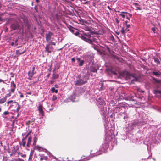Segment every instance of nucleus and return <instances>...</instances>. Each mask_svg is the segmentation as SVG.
<instances>
[{
    "label": "nucleus",
    "mask_w": 161,
    "mask_h": 161,
    "mask_svg": "<svg viewBox=\"0 0 161 161\" xmlns=\"http://www.w3.org/2000/svg\"><path fill=\"white\" fill-rule=\"evenodd\" d=\"M97 104L100 108L101 114L103 115L105 118L104 125L105 128V131L107 133H108V130L109 123L108 118H106L105 115L106 112L107 111L105 103L101 98L99 97L97 101Z\"/></svg>",
    "instance_id": "1"
},
{
    "label": "nucleus",
    "mask_w": 161,
    "mask_h": 161,
    "mask_svg": "<svg viewBox=\"0 0 161 161\" xmlns=\"http://www.w3.org/2000/svg\"><path fill=\"white\" fill-rule=\"evenodd\" d=\"M81 39L84 41L91 44H93L95 43L96 44L98 43V38L97 37H92L90 34L88 33H85L83 35L79 36Z\"/></svg>",
    "instance_id": "2"
},
{
    "label": "nucleus",
    "mask_w": 161,
    "mask_h": 161,
    "mask_svg": "<svg viewBox=\"0 0 161 161\" xmlns=\"http://www.w3.org/2000/svg\"><path fill=\"white\" fill-rule=\"evenodd\" d=\"M79 76H78L79 79L75 81V86H80L83 85L87 82L88 79V76L87 75H85L82 77L80 76V77Z\"/></svg>",
    "instance_id": "3"
},
{
    "label": "nucleus",
    "mask_w": 161,
    "mask_h": 161,
    "mask_svg": "<svg viewBox=\"0 0 161 161\" xmlns=\"http://www.w3.org/2000/svg\"><path fill=\"white\" fill-rule=\"evenodd\" d=\"M123 74L126 75V77L129 76L130 78L131 79V83H133L134 81H137V78L136 77H134L133 76H132L131 75H130L129 73L125 71L123 73Z\"/></svg>",
    "instance_id": "4"
},
{
    "label": "nucleus",
    "mask_w": 161,
    "mask_h": 161,
    "mask_svg": "<svg viewBox=\"0 0 161 161\" xmlns=\"http://www.w3.org/2000/svg\"><path fill=\"white\" fill-rule=\"evenodd\" d=\"M109 143L108 142H105L104 144H103L102 145V148L101 150H99V151L101 150L103 152L106 153L107 149L109 147Z\"/></svg>",
    "instance_id": "5"
},
{
    "label": "nucleus",
    "mask_w": 161,
    "mask_h": 161,
    "mask_svg": "<svg viewBox=\"0 0 161 161\" xmlns=\"http://www.w3.org/2000/svg\"><path fill=\"white\" fill-rule=\"evenodd\" d=\"M10 87L11 88L10 90V91L12 93H14L16 87V85L14 81H12L11 82Z\"/></svg>",
    "instance_id": "6"
},
{
    "label": "nucleus",
    "mask_w": 161,
    "mask_h": 161,
    "mask_svg": "<svg viewBox=\"0 0 161 161\" xmlns=\"http://www.w3.org/2000/svg\"><path fill=\"white\" fill-rule=\"evenodd\" d=\"M38 108L40 114V116H41L42 117H43L44 115V112L42 109V104H40Z\"/></svg>",
    "instance_id": "7"
},
{
    "label": "nucleus",
    "mask_w": 161,
    "mask_h": 161,
    "mask_svg": "<svg viewBox=\"0 0 161 161\" xmlns=\"http://www.w3.org/2000/svg\"><path fill=\"white\" fill-rule=\"evenodd\" d=\"M52 34V33L50 32L46 34V40L47 42H49L51 40V36Z\"/></svg>",
    "instance_id": "8"
},
{
    "label": "nucleus",
    "mask_w": 161,
    "mask_h": 161,
    "mask_svg": "<svg viewBox=\"0 0 161 161\" xmlns=\"http://www.w3.org/2000/svg\"><path fill=\"white\" fill-rule=\"evenodd\" d=\"M11 27L13 30H17L19 28V25L17 23H14L11 25Z\"/></svg>",
    "instance_id": "9"
},
{
    "label": "nucleus",
    "mask_w": 161,
    "mask_h": 161,
    "mask_svg": "<svg viewBox=\"0 0 161 161\" xmlns=\"http://www.w3.org/2000/svg\"><path fill=\"white\" fill-rule=\"evenodd\" d=\"M35 69V67H33L31 71L30 70L28 73V75L29 77H32L34 74V71Z\"/></svg>",
    "instance_id": "10"
},
{
    "label": "nucleus",
    "mask_w": 161,
    "mask_h": 161,
    "mask_svg": "<svg viewBox=\"0 0 161 161\" xmlns=\"http://www.w3.org/2000/svg\"><path fill=\"white\" fill-rule=\"evenodd\" d=\"M146 124V122L145 121L143 122H135V123H133V125H143L144 124Z\"/></svg>",
    "instance_id": "11"
},
{
    "label": "nucleus",
    "mask_w": 161,
    "mask_h": 161,
    "mask_svg": "<svg viewBox=\"0 0 161 161\" xmlns=\"http://www.w3.org/2000/svg\"><path fill=\"white\" fill-rule=\"evenodd\" d=\"M152 73L156 76L159 77L161 76V72L159 71H153Z\"/></svg>",
    "instance_id": "12"
},
{
    "label": "nucleus",
    "mask_w": 161,
    "mask_h": 161,
    "mask_svg": "<svg viewBox=\"0 0 161 161\" xmlns=\"http://www.w3.org/2000/svg\"><path fill=\"white\" fill-rule=\"evenodd\" d=\"M29 133H28L26 135V136L25 138H24L22 139V143L20 144V145H22L23 147H25V144H26V142L24 141L25 139L27 137V136L29 135Z\"/></svg>",
    "instance_id": "13"
},
{
    "label": "nucleus",
    "mask_w": 161,
    "mask_h": 161,
    "mask_svg": "<svg viewBox=\"0 0 161 161\" xmlns=\"http://www.w3.org/2000/svg\"><path fill=\"white\" fill-rule=\"evenodd\" d=\"M127 13V12H122L121 13L119 14V15L121 16L123 18H124L125 17H126Z\"/></svg>",
    "instance_id": "14"
},
{
    "label": "nucleus",
    "mask_w": 161,
    "mask_h": 161,
    "mask_svg": "<svg viewBox=\"0 0 161 161\" xmlns=\"http://www.w3.org/2000/svg\"><path fill=\"white\" fill-rule=\"evenodd\" d=\"M32 141V137L31 136L28 138V140L27 144V146L29 147Z\"/></svg>",
    "instance_id": "15"
},
{
    "label": "nucleus",
    "mask_w": 161,
    "mask_h": 161,
    "mask_svg": "<svg viewBox=\"0 0 161 161\" xmlns=\"http://www.w3.org/2000/svg\"><path fill=\"white\" fill-rule=\"evenodd\" d=\"M25 50L23 51V52H21L20 50H17L16 51V54L18 55H19L23 54L25 52Z\"/></svg>",
    "instance_id": "16"
},
{
    "label": "nucleus",
    "mask_w": 161,
    "mask_h": 161,
    "mask_svg": "<svg viewBox=\"0 0 161 161\" xmlns=\"http://www.w3.org/2000/svg\"><path fill=\"white\" fill-rule=\"evenodd\" d=\"M58 77V74L53 73L52 75V78L53 79H57Z\"/></svg>",
    "instance_id": "17"
},
{
    "label": "nucleus",
    "mask_w": 161,
    "mask_h": 161,
    "mask_svg": "<svg viewBox=\"0 0 161 161\" xmlns=\"http://www.w3.org/2000/svg\"><path fill=\"white\" fill-rule=\"evenodd\" d=\"M91 71L92 72H95L96 73L97 71V69L94 67H92L91 69Z\"/></svg>",
    "instance_id": "18"
},
{
    "label": "nucleus",
    "mask_w": 161,
    "mask_h": 161,
    "mask_svg": "<svg viewBox=\"0 0 161 161\" xmlns=\"http://www.w3.org/2000/svg\"><path fill=\"white\" fill-rule=\"evenodd\" d=\"M153 59L155 62L157 64H160V62L157 58L154 57H153Z\"/></svg>",
    "instance_id": "19"
},
{
    "label": "nucleus",
    "mask_w": 161,
    "mask_h": 161,
    "mask_svg": "<svg viewBox=\"0 0 161 161\" xmlns=\"http://www.w3.org/2000/svg\"><path fill=\"white\" fill-rule=\"evenodd\" d=\"M34 151L32 150H31L30 152V154L29 158V161L31 160Z\"/></svg>",
    "instance_id": "20"
},
{
    "label": "nucleus",
    "mask_w": 161,
    "mask_h": 161,
    "mask_svg": "<svg viewBox=\"0 0 161 161\" xmlns=\"http://www.w3.org/2000/svg\"><path fill=\"white\" fill-rule=\"evenodd\" d=\"M51 91L52 92H55L57 93L58 92V90L57 89H55V88L54 87H53L51 89Z\"/></svg>",
    "instance_id": "21"
},
{
    "label": "nucleus",
    "mask_w": 161,
    "mask_h": 161,
    "mask_svg": "<svg viewBox=\"0 0 161 161\" xmlns=\"http://www.w3.org/2000/svg\"><path fill=\"white\" fill-rule=\"evenodd\" d=\"M134 4L135 6H136L137 10H141V8L139 6V5L138 3H135Z\"/></svg>",
    "instance_id": "22"
},
{
    "label": "nucleus",
    "mask_w": 161,
    "mask_h": 161,
    "mask_svg": "<svg viewBox=\"0 0 161 161\" xmlns=\"http://www.w3.org/2000/svg\"><path fill=\"white\" fill-rule=\"evenodd\" d=\"M37 141V138L36 137H35L33 138V145L35 146L36 144V142Z\"/></svg>",
    "instance_id": "23"
},
{
    "label": "nucleus",
    "mask_w": 161,
    "mask_h": 161,
    "mask_svg": "<svg viewBox=\"0 0 161 161\" xmlns=\"http://www.w3.org/2000/svg\"><path fill=\"white\" fill-rule=\"evenodd\" d=\"M154 93L156 94H157L158 93L160 94H161V91H159V90H157V89L154 90Z\"/></svg>",
    "instance_id": "24"
},
{
    "label": "nucleus",
    "mask_w": 161,
    "mask_h": 161,
    "mask_svg": "<svg viewBox=\"0 0 161 161\" xmlns=\"http://www.w3.org/2000/svg\"><path fill=\"white\" fill-rule=\"evenodd\" d=\"M49 46L48 45H47L45 47L46 51L48 53H50L51 52V51L49 50Z\"/></svg>",
    "instance_id": "25"
},
{
    "label": "nucleus",
    "mask_w": 161,
    "mask_h": 161,
    "mask_svg": "<svg viewBox=\"0 0 161 161\" xmlns=\"http://www.w3.org/2000/svg\"><path fill=\"white\" fill-rule=\"evenodd\" d=\"M17 104L18 105V107L16 109V111L18 113L19 111L21 108V106L19 105L18 103H17Z\"/></svg>",
    "instance_id": "26"
},
{
    "label": "nucleus",
    "mask_w": 161,
    "mask_h": 161,
    "mask_svg": "<svg viewBox=\"0 0 161 161\" xmlns=\"http://www.w3.org/2000/svg\"><path fill=\"white\" fill-rule=\"evenodd\" d=\"M17 103L15 101H13V100H10L8 101L7 102L8 105L9 103Z\"/></svg>",
    "instance_id": "27"
},
{
    "label": "nucleus",
    "mask_w": 161,
    "mask_h": 161,
    "mask_svg": "<svg viewBox=\"0 0 161 161\" xmlns=\"http://www.w3.org/2000/svg\"><path fill=\"white\" fill-rule=\"evenodd\" d=\"M120 108L119 107H116L115 108L114 110L116 111V112H118L120 111Z\"/></svg>",
    "instance_id": "28"
},
{
    "label": "nucleus",
    "mask_w": 161,
    "mask_h": 161,
    "mask_svg": "<svg viewBox=\"0 0 161 161\" xmlns=\"http://www.w3.org/2000/svg\"><path fill=\"white\" fill-rule=\"evenodd\" d=\"M41 148H42V147H40L39 146H36H36H35L34 148L36 149L37 150L39 151V150H41Z\"/></svg>",
    "instance_id": "29"
},
{
    "label": "nucleus",
    "mask_w": 161,
    "mask_h": 161,
    "mask_svg": "<svg viewBox=\"0 0 161 161\" xmlns=\"http://www.w3.org/2000/svg\"><path fill=\"white\" fill-rule=\"evenodd\" d=\"M153 79L157 83H160L161 82V80H158L155 78H153Z\"/></svg>",
    "instance_id": "30"
},
{
    "label": "nucleus",
    "mask_w": 161,
    "mask_h": 161,
    "mask_svg": "<svg viewBox=\"0 0 161 161\" xmlns=\"http://www.w3.org/2000/svg\"><path fill=\"white\" fill-rule=\"evenodd\" d=\"M57 99V96L55 95H53V96L52 100L53 101H54L55 100H56Z\"/></svg>",
    "instance_id": "31"
},
{
    "label": "nucleus",
    "mask_w": 161,
    "mask_h": 161,
    "mask_svg": "<svg viewBox=\"0 0 161 161\" xmlns=\"http://www.w3.org/2000/svg\"><path fill=\"white\" fill-rule=\"evenodd\" d=\"M5 102V99H3V98L0 99V104L3 103Z\"/></svg>",
    "instance_id": "32"
},
{
    "label": "nucleus",
    "mask_w": 161,
    "mask_h": 161,
    "mask_svg": "<svg viewBox=\"0 0 161 161\" xmlns=\"http://www.w3.org/2000/svg\"><path fill=\"white\" fill-rule=\"evenodd\" d=\"M84 60H82L81 61L79 62L80 64H79V65L80 66H82L84 64Z\"/></svg>",
    "instance_id": "33"
},
{
    "label": "nucleus",
    "mask_w": 161,
    "mask_h": 161,
    "mask_svg": "<svg viewBox=\"0 0 161 161\" xmlns=\"http://www.w3.org/2000/svg\"><path fill=\"white\" fill-rule=\"evenodd\" d=\"M15 161H24L23 159L18 158L15 159H14Z\"/></svg>",
    "instance_id": "34"
},
{
    "label": "nucleus",
    "mask_w": 161,
    "mask_h": 161,
    "mask_svg": "<svg viewBox=\"0 0 161 161\" xmlns=\"http://www.w3.org/2000/svg\"><path fill=\"white\" fill-rule=\"evenodd\" d=\"M125 30L124 29V28L123 27H122V29H121V33L122 34H124L125 33Z\"/></svg>",
    "instance_id": "35"
},
{
    "label": "nucleus",
    "mask_w": 161,
    "mask_h": 161,
    "mask_svg": "<svg viewBox=\"0 0 161 161\" xmlns=\"http://www.w3.org/2000/svg\"><path fill=\"white\" fill-rule=\"evenodd\" d=\"M40 160L41 161H42L43 159H44V158L43 157V156L42 154L40 155Z\"/></svg>",
    "instance_id": "36"
},
{
    "label": "nucleus",
    "mask_w": 161,
    "mask_h": 161,
    "mask_svg": "<svg viewBox=\"0 0 161 161\" xmlns=\"http://www.w3.org/2000/svg\"><path fill=\"white\" fill-rule=\"evenodd\" d=\"M12 93L10 91V90L9 91V93L7 94H6L7 96L9 97L11 96V94Z\"/></svg>",
    "instance_id": "37"
},
{
    "label": "nucleus",
    "mask_w": 161,
    "mask_h": 161,
    "mask_svg": "<svg viewBox=\"0 0 161 161\" xmlns=\"http://www.w3.org/2000/svg\"><path fill=\"white\" fill-rule=\"evenodd\" d=\"M20 154L21 155V156L23 158H25L26 157V155L25 154H23L21 153H20Z\"/></svg>",
    "instance_id": "38"
},
{
    "label": "nucleus",
    "mask_w": 161,
    "mask_h": 161,
    "mask_svg": "<svg viewBox=\"0 0 161 161\" xmlns=\"http://www.w3.org/2000/svg\"><path fill=\"white\" fill-rule=\"evenodd\" d=\"M9 112L8 111H5L3 113V114L5 115H7L8 114Z\"/></svg>",
    "instance_id": "39"
},
{
    "label": "nucleus",
    "mask_w": 161,
    "mask_h": 161,
    "mask_svg": "<svg viewBox=\"0 0 161 161\" xmlns=\"http://www.w3.org/2000/svg\"><path fill=\"white\" fill-rule=\"evenodd\" d=\"M100 154H101L100 153H99V152H97V153H96V154L95 155H93L92 157H93L95 156H98Z\"/></svg>",
    "instance_id": "40"
},
{
    "label": "nucleus",
    "mask_w": 161,
    "mask_h": 161,
    "mask_svg": "<svg viewBox=\"0 0 161 161\" xmlns=\"http://www.w3.org/2000/svg\"><path fill=\"white\" fill-rule=\"evenodd\" d=\"M152 30L153 32H155V31H156V28L155 27H153L152 28Z\"/></svg>",
    "instance_id": "41"
},
{
    "label": "nucleus",
    "mask_w": 161,
    "mask_h": 161,
    "mask_svg": "<svg viewBox=\"0 0 161 161\" xmlns=\"http://www.w3.org/2000/svg\"><path fill=\"white\" fill-rule=\"evenodd\" d=\"M126 25V28H129L130 27V25L128 24Z\"/></svg>",
    "instance_id": "42"
},
{
    "label": "nucleus",
    "mask_w": 161,
    "mask_h": 161,
    "mask_svg": "<svg viewBox=\"0 0 161 161\" xmlns=\"http://www.w3.org/2000/svg\"><path fill=\"white\" fill-rule=\"evenodd\" d=\"M7 97H8L7 95H6L5 97H4L3 99H5V101H6V100H7Z\"/></svg>",
    "instance_id": "43"
},
{
    "label": "nucleus",
    "mask_w": 161,
    "mask_h": 161,
    "mask_svg": "<svg viewBox=\"0 0 161 161\" xmlns=\"http://www.w3.org/2000/svg\"><path fill=\"white\" fill-rule=\"evenodd\" d=\"M43 157L44 158V159H45V160H47V156H43Z\"/></svg>",
    "instance_id": "44"
},
{
    "label": "nucleus",
    "mask_w": 161,
    "mask_h": 161,
    "mask_svg": "<svg viewBox=\"0 0 161 161\" xmlns=\"http://www.w3.org/2000/svg\"><path fill=\"white\" fill-rule=\"evenodd\" d=\"M48 153H49V154H50V155L51 156H52V157L53 158H55V157H54L53 156V155L51 154V153L50 152H49Z\"/></svg>",
    "instance_id": "45"
},
{
    "label": "nucleus",
    "mask_w": 161,
    "mask_h": 161,
    "mask_svg": "<svg viewBox=\"0 0 161 161\" xmlns=\"http://www.w3.org/2000/svg\"><path fill=\"white\" fill-rule=\"evenodd\" d=\"M77 59L78 62H80V61H81V60H80V58H77Z\"/></svg>",
    "instance_id": "46"
},
{
    "label": "nucleus",
    "mask_w": 161,
    "mask_h": 161,
    "mask_svg": "<svg viewBox=\"0 0 161 161\" xmlns=\"http://www.w3.org/2000/svg\"><path fill=\"white\" fill-rule=\"evenodd\" d=\"M127 14H128L129 15V17H131L132 16V15L130 14L127 13Z\"/></svg>",
    "instance_id": "47"
},
{
    "label": "nucleus",
    "mask_w": 161,
    "mask_h": 161,
    "mask_svg": "<svg viewBox=\"0 0 161 161\" xmlns=\"http://www.w3.org/2000/svg\"><path fill=\"white\" fill-rule=\"evenodd\" d=\"M88 1H86L84 2H83L82 3L84 4H86L88 3Z\"/></svg>",
    "instance_id": "48"
},
{
    "label": "nucleus",
    "mask_w": 161,
    "mask_h": 161,
    "mask_svg": "<svg viewBox=\"0 0 161 161\" xmlns=\"http://www.w3.org/2000/svg\"><path fill=\"white\" fill-rule=\"evenodd\" d=\"M126 17L127 19H128L129 20H130V17H129L127 15H126Z\"/></svg>",
    "instance_id": "49"
},
{
    "label": "nucleus",
    "mask_w": 161,
    "mask_h": 161,
    "mask_svg": "<svg viewBox=\"0 0 161 161\" xmlns=\"http://www.w3.org/2000/svg\"><path fill=\"white\" fill-rule=\"evenodd\" d=\"M71 61L72 62H73L75 61V59L74 58H73L71 59Z\"/></svg>",
    "instance_id": "50"
},
{
    "label": "nucleus",
    "mask_w": 161,
    "mask_h": 161,
    "mask_svg": "<svg viewBox=\"0 0 161 161\" xmlns=\"http://www.w3.org/2000/svg\"><path fill=\"white\" fill-rule=\"evenodd\" d=\"M79 32H76L75 33V35H78L79 34Z\"/></svg>",
    "instance_id": "51"
},
{
    "label": "nucleus",
    "mask_w": 161,
    "mask_h": 161,
    "mask_svg": "<svg viewBox=\"0 0 161 161\" xmlns=\"http://www.w3.org/2000/svg\"><path fill=\"white\" fill-rule=\"evenodd\" d=\"M129 31V30L126 28L125 29V31Z\"/></svg>",
    "instance_id": "52"
},
{
    "label": "nucleus",
    "mask_w": 161,
    "mask_h": 161,
    "mask_svg": "<svg viewBox=\"0 0 161 161\" xmlns=\"http://www.w3.org/2000/svg\"><path fill=\"white\" fill-rule=\"evenodd\" d=\"M107 8L110 10H111V8L109 6H107Z\"/></svg>",
    "instance_id": "53"
},
{
    "label": "nucleus",
    "mask_w": 161,
    "mask_h": 161,
    "mask_svg": "<svg viewBox=\"0 0 161 161\" xmlns=\"http://www.w3.org/2000/svg\"><path fill=\"white\" fill-rule=\"evenodd\" d=\"M20 97H23L24 96H23V94H21V95H20Z\"/></svg>",
    "instance_id": "54"
},
{
    "label": "nucleus",
    "mask_w": 161,
    "mask_h": 161,
    "mask_svg": "<svg viewBox=\"0 0 161 161\" xmlns=\"http://www.w3.org/2000/svg\"><path fill=\"white\" fill-rule=\"evenodd\" d=\"M27 94H29V95H31V92H27Z\"/></svg>",
    "instance_id": "55"
},
{
    "label": "nucleus",
    "mask_w": 161,
    "mask_h": 161,
    "mask_svg": "<svg viewBox=\"0 0 161 161\" xmlns=\"http://www.w3.org/2000/svg\"><path fill=\"white\" fill-rule=\"evenodd\" d=\"M54 82V81L53 80H51L50 81V83L51 84H53Z\"/></svg>",
    "instance_id": "56"
},
{
    "label": "nucleus",
    "mask_w": 161,
    "mask_h": 161,
    "mask_svg": "<svg viewBox=\"0 0 161 161\" xmlns=\"http://www.w3.org/2000/svg\"><path fill=\"white\" fill-rule=\"evenodd\" d=\"M70 31L72 32V33H73L74 32V30L73 29H71L70 30Z\"/></svg>",
    "instance_id": "57"
},
{
    "label": "nucleus",
    "mask_w": 161,
    "mask_h": 161,
    "mask_svg": "<svg viewBox=\"0 0 161 161\" xmlns=\"http://www.w3.org/2000/svg\"><path fill=\"white\" fill-rule=\"evenodd\" d=\"M31 78L32 77H29V78H28V79H29L30 80H31Z\"/></svg>",
    "instance_id": "58"
},
{
    "label": "nucleus",
    "mask_w": 161,
    "mask_h": 161,
    "mask_svg": "<svg viewBox=\"0 0 161 161\" xmlns=\"http://www.w3.org/2000/svg\"><path fill=\"white\" fill-rule=\"evenodd\" d=\"M52 44L53 45H55V44L54 42H52Z\"/></svg>",
    "instance_id": "59"
},
{
    "label": "nucleus",
    "mask_w": 161,
    "mask_h": 161,
    "mask_svg": "<svg viewBox=\"0 0 161 161\" xmlns=\"http://www.w3.org/2000/svg\"><path fill=\"white\" fill-rule=\"evenodd\" d=\"M3 80H2L1 79H0V82H3Z\"/></svg>",
    "instance_id": "60"
},
{
    "label": "nucleus",
    "mask_w": 161,
    "mask_h": 161,
    "mask_svg": "<svg viewBox=\"0 0 161 161\" xmlns=\"http://www.w3.org/2000/svg\"><path fill=\"white\" fill-rule=\"evenodd\" d=\"M39 0H36V2L38 3Z\"/></svg>",
    "instance_id": "61"
},
{
    "label": "nucleus",
    "mask_w": 161,
    "mask_h": 161,
    "mask_svg": "<svg viewBox=\"0 0 161 161\" xmlns=\"http://www.w3.org/2000/svg\"><path fill=\"white\" fill-rule=\"evenodd\" d=\"M71 100L72 101H73V102L75 101V100L74 99H71Z\"/></svg>",
    "instance_id": "62"
},
{
    "label": "nucleus",
    "mask_w": 161,
    "mask_h": 161,
    "mask_svg": "<svg viewBox=\"0 0 161 161\" xmlns=\"http://www.w3.org/2000/svg\"><path fill=\"white\" fill-rule=\"evenodd\" d=\"M141 92H142L143 93V92H144V91L143 90H142V91H141Z\"/></svg>",
    "instance_id": "63"
},
{
    "label": "nucleus",
    "mask_w": 161,
    "mask_h": 161,
    "mask_svg": "<svg viewBox=\"0 0 161 161\" xmlns=\"http://www.w3.org/2000/svg\"><path fill=\"white\" fill-rule=\"evenodd\" d=\"M125 23L126 25L127 24V21H125Z\"/></svg>",
    "instance_id": "64"
}]
</instances>
